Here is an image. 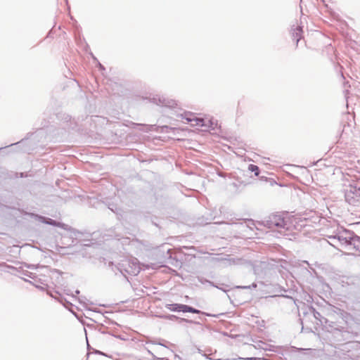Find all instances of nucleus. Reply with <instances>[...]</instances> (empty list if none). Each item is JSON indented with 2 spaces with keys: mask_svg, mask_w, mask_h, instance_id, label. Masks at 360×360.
<instances>
[{
  "mask_svg": "<svg viewBox=\"0 0 360 360\" xmlns=\"http://www.w3.org/2000/svg\"><path fill=\"white\" fill-rule=\"evenodd\" d=\"M184 122L190 124L191 127H204V130H214L217 127V123L212 119L198 117L194 114H185Z\"/></svg>",
  "mask_w": 360,
  "mask_h": 360,
  "instance_id": "f257e3e1",
  "label": "nucleus"
},
{
  "mask_svg": "<svg viewBox=\"0 0 360 360\" xmlns=\"http://www.w3.org/2000/svg\"><path fill=\"white\" fill-rule=\"evenodd\" d=\"M345 197L348 203L356 204L360 199V187L349 185L345 191Z\"/></svg>",
  "mask_w": 360,
  "mask_h": 360,
  "instance_id": "f03ea898",
  "label": "nucleus"
},
{
  "mask_svg": "<svg viewBox=\"0 0 360 360\" xmlns=\"http://www.w3.org/2000/svg\"><path fill=\"white\" fill-rule=\"evenodd\" d=\"M270 222L271 225L279 228H284L286 226L285 218L281 214L272 216Z\"/></svg>",
  "mask_w": 360,
  "mask_h": 360,
  "instance_id": "7ed1b4c3",
  "label": "nucleus"
},
{
  "mask_svg": "<svg viewBox=\"0 0 360 360\" xmlns=\"http://www.w3.org/2000/svg\"><path fill=\"white\" fill-rule=\"evenodd\" d=\"M302 30L301 27H297L294 30L293 36H294L295 39H296V44H298L300 39L302 37Z\"/></svg>",
  "mask_w": 360,
  "mask_h": 360,
  "instance_id": "20e7f679",
  "label": "nucleus"
},
{
  "mask_svg": "<svg viewBox=\"0 0 360 360\" xmlns=\"http://www.w3.org/2000/svg\"><path fill=\"white\" fill-rule=\"evenodd\" d=\"M248 169L252 172H255V176L259 175V167L255 165H250L248 167Z\"/></svg>",
  "mask_w": 360,
  "mask_h": 360,
  "instance_id": "39448f33",
  "label": "nucleus"
},
{
  "mask_svg": "<svg viewBox=\"0 0 360 360\" xmlns=\"http://www.w3.org/2000/svg\"><path fill=\"white\" fill-rule=\"evenodd\" d=\"M182 308H183V309H182L183 311H188V312H193V313L197 312L196 310H195L193 308H191V307H188L186 305H183Z\"/></svg>",
  "mask_w": 360,
  "mask_h": 360,
  "instance_id": "423d86ee",
  "label": "nucleus"
},
{
  "mask_svg": "<svg viewBox=\"0 0 360 360\" xmlns=\"http://www.w3.org/2000/svg\"><path fill=\"white\" fill-rule=\"evenodd\" d=\"M352 236L349 237L350 240H354V238H358V236H355L353 233H352Z\"/></svg>",
  "mask_w": 360,
  "mask_h": 360,
  "instance_id": "0eeeda50",
  "label": "nucleus"
}]
</instances>
